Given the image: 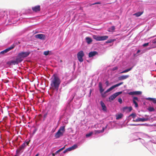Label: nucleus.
Instances as JSON below:
<instances>
[{
    "label": "nucleus",
    "mask_w": 156,
    "mask_h": 156,
    "mask_svg": "<svg viewBox=\"0 0 156 156\" xmlns=\"http://www.w3.org/2000/svg\"><path fill=\"white\" fill-rule=\"evenodd\" d=\"M37 39H41V40H45V35L44 34H38L35 35L34 36Z\"/></svg>",
    "instance_id": "nucleus-15"
},
{
    "label": "nucleus",
    "mask_w": 156,
    "mask_h": 156,
    "mask_svg": "<svg viewBox=\"0 0 156 156\" xmlns=\"http://www.w3.org/2000/svg\"><path fill=\"white\" fill-rule=\"evenodd\" d=\"M149 142H151L152 143H154V144H155L156 143L154 142V140H150L149 141Z\"/></svg>",
    "instance_id": "nucleus-53"
},
{
    "label": "nucleus",
    "mask_w": 156,
    "mask_h": 156,
    "mask_svg": "<svg viewBox=\"0 0 156 156\" xmlns=\"http://www.w3.org/2000/svg\"><path fill=\"white\" fill-rule=\"evenodd\" d=\"M105 83L106 84L107 86H109V82L108 80H106L105 81Z\"/></svg>",
    "instance_id": "nucleus-51"
},
{
    "label": "nucleus",
    "mask_w": 156,
    "mask_h": 156,
    "mask_svg": "<svg viewBox=\"0 0 156 156\" xmlns=\"http://www.w3.org/2000/svg\"><path fill=\"white\" fill-rule=\"evenodd\" d=\"M132 136L134 137L136 136L138 138H141L140 137L151 138L147 134L140 132L134 133L132 134Z\"/></svg>",
    "instance_id": "nucleus-5"
},
{
    "label": "nucleus",
    "mask_w": 156,
    "mask_h": 156,
    "mask_svg": "<svg viewBox=\"0 0 156 156\" xmlns=\"http://www.w3.org/2000/svg\"><path fill=\"white\" fill-rule=\"evenodd\" d=\"M30 52L28 51H21L19 53L16 58L19 63L21 62L23 58L28 57L30 54Z\"/></svg>",
    "instance_id": "nucleus-3"
},
{
    "label": "nucleus",
    "mask_w": 156,
    "mask_h": 156,
    "mask_svg": "<svg viewBox=\"0 0 156 156\" xmlns=\"http://www.w3.org/2000/svg\"><path fill=\"white\" fill-rule=\"evenodd\" d=\"M91 92H92V90L91 89H90V92H89V94L90 95H91Z\"/></svg>",
    "instance_id": "nucleus-63"
},
{
    "label": "nucleus",
    "mask_w": 156,
    "mask_h": 156,
    "mask_svg": "<svg viewBox=\"0 0 156 156\" xmlns=\"http://www.w3.org/2000/svg\"><path fill=\"white\" fill-rule=\"evenodd\" d=\"M118 101L120 104H121L122 102V99L121 98H119L118 99Z\"/></svg>",
    "instance_id": "nucleus-48"
},
{
    "label": "nucleus",
    "mask_w": 156,
    "mask_h": 156,
    "mask_svg": "<svg viewBox=\"0 0 156 156\" xmlns=\"http://www.w3.org/2000/svg\"><path fill=\"white\" fill-rule=\"evenodd\" d=\"M86 41L88 44H90L92 42V40L91 38L89 37H87L85 38Z\"/></svg>",
    "instance_id": "nucleus-26"
},
{
    "label": "nucleus",
    "mask_w": 156,
    "mask_h": 156,
    "mask_svg": "<svg viewBox=\"0 0 156 156\" xmlns=\"http://www.w3.org/2000/svg\"><path fill=\"white\" fill-rule=\"evenodd\" d=\"M37 130V129L36 128L34 127V130L33 131V132L32 133V135H34V134L36 133V132Z\"/></svg>",
    "instance_id": "nucleus-44"
},
{
    "label": "nucleus",
    "mask_w": 156,
    "mask_h": 156,
    "mask_svg": "<svg viewBox=\"0 0 156 156\" xmlns=\"http://www.w3.org/2000/svg\"><path fill=\"white\" fill-rule=\"evenodd\" d=\"M95 3L96 4H96H100L101 3L100 2H95Z\"/></svg>",
    "instance_id": "nucleus-54"
},
{
    "label": "nucleus",
    "mask_w": 156,
    "mask_h": 156,
    "mask_svg": "<svg viewBox=\"0 0 156 156\" xmlns=\"http://www.w3.org/2000/svg\"><path fill=\"white\" fill-rule=\"evenodd\" d=\"M127 119L128 121H129L131 119V118H130V117L129 118V116H128L127 118Z\"/></svg>",
    "instance_id": "nucleus-58"
},
{
    "label": "nucleus",
    "mask_w": 156,
    "mask_h": 156,
    "mask_svg": "<svg viewBox=\"0 0 156 156\" xmlns=\"http://www.w3.org/2000/svg\"><path fill=\"white\" fill-rule=\"evenodd\" d=\"M147 100L152 101L154 104H156V98H145Z\"/></svg>",
    "instance_id": "nucleus-25"
},
{
    "label": "nucleus",
    "mask_w": 156,
    "mask_h": 156,
    "mask_svg": "<svg viewBox=\"0 0 156 156\" xmlns=\"http://www.w3.org/2000/svg\"><path fill=\"white\" fill-rule=\"evenodd\" d=\"M140 140V142L149 151H150L149 149L147 148L146 146V144L145 142V141L143 139L141 138H134V140Z\"/></svg>",
    "instance_id": "nucleus-19"
},
{
    "label": "nucleus",
    "mask_w": 156,
    "mask_h": 156,
    "mask_svg": "<svg viewBox=\"0 0 156 156\" xmlns=\"http://www.w3.org/2000/svg\"><path fill=\"white\" fill-rule=\"evenodd\" d=\"M133 100L135 101H136V100L137 101H139L138 98L137 97H134L133 98Z\"/></svg>",
    "instance_id": "nucleus-49"
},
{
    "label": "nucleus",
    "mask_w": 156,
    "mask_h": 156,
    "mask_svg": "<svg viewBox=\"0 0 156 156\" xmlns=\"http://www.w3.org/2000/svg\"><path fill=\"white\" fill-rule=\"evenodd\" d=\"M49 52H50V51H44V54L45 55L47 56L49 54Z\"/></svg>",
    "instance_id": "nucleus-42"
},
{
    "label": "nucleus",
    "mask_w": 156,
    "mask_h": 156,
    "mask_svg": "<svg viewBox=\"0 0 156 156\" xmlns=\"http://www.w3.org/2000/svg\"><path fill=\"white\" fill-rule=\"evenodd\" d=\"M149 120V118H138L137 119L135 120L136 122H144Z\"/></svg>",
    "instance_id": "nucleus-17"
},
{
    "label": "nucleus",
    "mask_w": 156,
    "mask_h": 156,
    "mask_svg": "<svg viewBox=\"0 0 156 156\" xmlns=\"http://www.w3.org/2000/svg\"><path fill=\"white\" fill-rule=\"evenodd\" d=\"M104 128H103L102 130H100L101 133L103 132L104 131Z\"/></svg>",
    "instance_id": "nucleus-57"
},
{
    "label": "nucleus",
    "mask_w": 156,
    "mask_h": 156,
    "mask_svg": "<svg viewBox=\"0 0 156 156\" xmlns=\"http://www.w3.org/2000/svg\"><path fill=\"white\" fill-rule=\"evenodd\" d=\"M132 68H133V67H131L130 68H129L128 69H127L125 70H123V71H122V72H119V73H126L130 71V70H131L132 69Z\"/></svg>",
    "instance_id": "nucleus-27"
},
{
    "label": "nucleus",
    "mask_w": 156,
    "mask_h": 156,
    "mask_svg": "<svg viewBox=\"0 0 156 156\" xmlns=\"http://www.w3.org/2000/svg\"><path fill=\"white\" fill-rule=\"evenodd\" d=\"M84 55V54L83 51L81 50L78 52L77 55V58L80 62H81L83 61V57Z\"/></svg>",
    "instance_id": "nucleus-7"
},
{
    "label": "nucleus",
    "mask_w": 156,
    "mask_h": 156,
    "mask_svg": "<svg viewBox=\"0 0 156 156\" xmlns=\"http://www.w3.org/2000/svg\"><path fill=\"white\" fill-rule=\"evenodd\" d=\"M93 134L92 132H90L89 133H87L86 134V137L87 138L91 136Z\"/></svg>",
    "instance_id": "nucleus-32"
},
{
    "label": "nucleus",
    "mask_w": 156,
    "mask_h": 156,
    "mask_svg": "<svg viewBox=\"0 0 156 156\" xmlns=\"http://www.w3.org/2000/svg\"><path fill=\"white\" fill-rule=\"evenodd\" d=\"M21 150H20V149H19V150H17L16 151V154L15 155H19V153L21 151Z\"/></svg>",
    "instance_id": "nucleus-47"
},
{
    "label": "nucleus",
    "mask_w": 156,
    "mask_h": 156,
    "mask_svg": "<svg viewBox=\"0 0 156 156\" xmlns=\"http://www.w3.org/2000/svg\"><path fill=\"white\" fill-rule=\"evenodd\" d=\"M136 116V114L133 113L129 116V118L132 117L133 119H134Z\"/></svg>",
    "instance_id": "nucleus-33"
},
{
    "label": "nucleus",
    "mask_w": 156,
    "mask_h": 156,
    "mask_svg": "<svg viewBox=\"0 0 156 156\" xmlns=\"http://www.w3.org/2000/svg\"><path fill=\"white\" fill-rule=\"evenodd\" d=\"M148 110L150 112H154L155 111V109L154 107L150 106L147 108Z\"/></svg>",
    "instance_id": "nucleus-30"
},
{
    "label": "nucleus",
    "mask_w": 156,
    "mask_h": 156,
    "mask_svg": "<svg viewBox=\"0 0 156 156\" xmlns=\"http://www.w3.org/2000/svg\"><path fill=\"white\" fill-rule=\"evenodd\" d=\"M140 124L139 126H144V125H146L147 124Z\"/></svg>",
    "instance_id": "nucleus-64"
},
{
    "label": "nucleus",
    "mask_w": 156,
    "mask_h": 156,
    "mask_svg": "<svg viewBox=\"0 0 156 156\" xmlns=\"http://www.w3.org/2000/svg\"><path fill=\"white\" fill-rule=\"evenodd\" d=\"M7 64L9 66H11L12 64L14 65H17L19 63L16 58L15 60H11L10 61H8L7 62Z\"/></svg>",
    "instance_id": "nucleus-14"
},
{
    "label": "nucleus",
    "mask_w": 156,
    "mask_h": 156,
    "mask_svg": "<svg viewBox=\"0 0 156 156\" xmlns=\"http://www.w3.org/2000/svg\"><path fill=\"white\" fill-rule=\"evenodd\" d=\"M15 47V46L13 44L10 47L7 48L8 49V50L9 51L10 50H11L13 49Z\"/></svg>",
    "instance_id": "nucleus-38"
},
{
    "label": "nucleus",
    "mask_w": 156,
    "mask_h": 156,
    "mask_svg": "<svg viewBox=\"0 0 156 156\" xmlns=\"http://www.w3.org/2000/svg\"><path fill=\"white\" fill-rule=\"evenodd\" d=\"M108 36L107 35L103 36H99L97 35H94L93 38L97 41H102L106 40L108 38Z\"/></svg>",
    "instance_id": "nucleus-6"
},
{
    "label": "nucleus",
    "mask_w": 156,
    "mask_h": 156,
    "mask_svg": "<svg viewBox=\"0 0 156 156\" xmlns=\"http://www.w3.org/2000/svg\"><path fill=\"white\" fill-rule=\"evenodd\" d=\"M9 13L10 15H12L13 13L16 14V12L14 10H11L9 11Z\"/></svg>",
    "instance_id": "nucleus-43"
},
{
    "label": "nucleus",
    "mask_w": 156,
    "mask_h": 156,
    "mask_svg": "<svg viewBox=\"0 0 156 156\" xmlns=\"http://www.w3.org/2000/svg\"><path fill=\"white\" fill-rule=\"evenodd\" d=\"M152 43L153 44H156V39L153 40L152 41Z\"/></svg>",
    "instance_id": "nucleus-55"
},
{
    "label": "nucleus",
    "mask_w": 156,
    "mask_h": 156,
    "mask_svg": "<svg viewBox=\"0 0 156 156\" xmlns=\"http://www.w3.org/2000/svg\"><path fill=\"white\" fill-rule=\"evenodd\" d=\"M73 105L74 106H75L76 108H79L81 106L80 101L79 99L75 100Z\"/></svg>",
    "instance_id": "nucleus-13"
},
{
    "label": "nucleus",
    "mask_w": 156,
    "mask_h": 156,
    "mask_svg": "<svg viewBox=\"0 0 156 156\" xmlns=\"http://www.w3.org/2000/svg\"><path fill=\"white\" fill-rule=\"evenodd\" d=\"M123 83V82H121L116 84L114 85H113L111 86L107 90L105 91L104 92L105 94H106L107 93L110 91H111L113 90V89L115 88V87H118Z\"/></svg>",
    "instance_id": "nucleus-8"
},
{
    "label": "nucleus",
    "mask_w": 156,
    "mask_h": 156,
    "mask_svg": "<svg viewBox=\"0 0 156 156\" xmlns=\"http://www.w3.org/2000/svg\"><path fill=\"white\" fill-rule=\"evenodd\" d=\"M122 91H119L116 92L113 94L112 95L109 97V101H111L113 100L117 96L122 94Z\"/></svg>",
    "instance_id": "nucleus-10"
},
{
    "label": "nucleus",
    "mask_w": 156,
    "mask_h": 156,
    "mask_svg": "<svg viewBox=\"0 0 156 156\" xmlns=\"http://www.w3.org/2000/svg\"><path fill=\"white\" fill-rule=\"evenodd\" d=\"M65 148V146H64L63 147H62V148L60 149L57 151H56L55 152V154H57L59 152H60L61 151H62Z\"/></svg>",
    "instance_id": "nucleus-34"
},
{
    "label": "nucleus",
    "mask_w": 156,
    "mask_h": 156,
    "mask_svg": "<svg viewBox=\"0 0 156 156\" xmlns=\"http://www.w3.org/2000/svg\"><path fill=\"white\" fill-rule=\"evenodd\" d=\"M149 42L145 43L143 44L142 46H143L144 47H147L149 45Z\"/></svg>",
    "instance_id": "nucleus-45"
},
{
    "label": "nucleus",
    "mask_w": 156,
    "mask_h": 156,
    "mask_svg": "<svg viewBox=\"0 0 156 156\" xmlns=\"http://www.w3.org/2000/svg\"><path fill=\"white\" fill-rule=\"evenodd\" d=\"M118 66H115L113 67L112 68H111L110 69V70L111 71H114L116 70H117L118 69Z\"/></svg>",
    "instance_id": "nucleus-40"
},
{
    "label": "nucleus",
    "mask_w": 156,
    "mask_h": 156,
    "mask_svg": "<svg viewBox=\"0 0 156 156\" xmlns=\"http://www.w3.org/2000/svg\"><path fill=\"white\" fill-rule=\"evenodd\" d=\"M123 114L120 113L117 115H116V119L117 120L120 119L123 117Z\"/></svg>",
    "instance_id": "nucleus-28"
},
{
    "label": "nucleus",
    "mask_w": 156,
    "mask_h": 156,
    "mask_svg": "<svg viewBox=\"0 0 156 156\" xmlns=\"http://www.w3.org/2000/svg\"><path fill=\"white\" fill-rule=\"evenodd\" d=\"M98 87L99 88V90L100 93L101 94V96L102 98H105L106 97L105 95V93H103L104 91V89L102 87V84L101 82H99L98 83Z\"/></svg>",
    "instance_id": "nucleus-9"
},
{
    "label": "nucleus",
    "mask_w": 156,
    "mask_h": 156,
    "mask_svg": "<svg viewBox=\"0 0 156 156\" xmlns=\"http://www.w3.org/2000/svg\"><path fill=\"white\" fill-rule=\"evenodd\" d=\"M30 141V140H26L19 147V149H20V150H21L23 149L29 144Z\"/></svg>",
    "instance_id": "nucleus-12"
},
{
    "label": "nucleus",
    "mask_w": 156,
    "mask_h": 156,
    "mask_svg": "<svg viewBox=\"0 0 156 156\" xmlns=\"http://www.w3.org/2000/svg\"><path fill=\"white\" fill-rule=\"evenodd\" d=\"M65 130V126H61L57 132L55 133V138L56 139H58L60 136H63Z\"/></svg>",
    "instance_id": "nucleus-4"
},
{
    "label": "nucleus",
    "mask_w": 156,
    "mask_h": 156,
    "mask_svg": "<svg viewBox=\"0 0 156 156\" xmlns=\"http://www.w3.org/2000/svg\"><path fill=\"white\" fill-rule=\"evenodd\" d=\"M96 133H101V132H100V130H96Z\"/></svg>",
    "instance_id": "nucleus-56"
},
{
    "label": "nucleus",
    "mask_w": 156,
    "mask_h": 156,
    "mask_svg": "<svg viewBox=\"0 0 156 156\" xmlns=\"http://www.w3.org/2000/svg\"><path fill=\"white\" fill-rule=\"evenodd\" d=\"M9 51L8 49L7 48L5 49L2 51L0 52V55H4L5 53H7Z\"/></svg>",
    "instance_id": "nucleus-29"
},
{
    "label": "nucleus",
    "mask_w": 156,
    "mask_h": 156,
    "mask_svg": "<svg viewBox=\"0 0 156 156\" xmlns=\"http://www.w3.org/2000/svg\"><path fill=\"white\" fill-rule=\"evenodd\" d=\"M154 47H152V46H150V47H149L148 48H147V49L148 50H150L152 48H154Z\"/></svg>",
    "instance_id": "nucleus-52"
},
{
    "label": "nucleus",
    "mask_w": 156,
    "mask_h": 156,
    "mask_svg": "<svg viewBox=\"0 0 156 156\" xmlns=\"http://www.w3.org/2000/svg\"><path fill=\"white\" fill-rule=\"evenodd\" d=\"M78 147V145L77 144H74L72 147H69L67 148L65 150L63 151V153H65L66 152L71 151L72 150H75V149L77 148Z\"/></svg>",
    "instance_id": "nucleus-11"
},
{
    "label": "nucleus",
    "mask_w": 156,
    "mask_h": 156,
    "mask_svg": "<svg viewBox=\"0 0 156 156\" xmlns=\"http://www.w3.org/2000/svg\"><path fill=\"white\" fill-rule=\"evenodd\" d=\"M19 43H20V42L19 41H15L14 42L13 44L16 46V45H18Z\"/></svg>",
    "instance_id": "nucleus-46"
},
{
    "label": "nucleus",
    "mask_w": 156,
    "mask_h": 156,
    "mask_svg": "<svg viewBox=\"0 0 156 156\" xmlns=\"http://www.w3.org/2000/svg\"><path fill=\"white\" fill-rule=\"evenodd\" d=\"M51 80L50 85L51 87L58 91L61 82L57 74H54L51 78Z\"/></svg>",
    "instance_id": "nucleus-2"
},
{
    "label": "nucleus",
    "mask_w": 156,
    "mask_h": 156,
    "mask_svg": "<svg viewBox=\"0 0 156 156\" xmlns=\"http://www.w3.org/2000/svg\"><path fill=\"white\" fill-rule=\"evenodd\" d=\"M132 108L131 106L129 107L126 106L124 107L123 108V110L124 112H125L126 111V110H127V111H126L127 112H131L132 110Z\"/></svg>",
    "instance_id": "nucleus-23"
},
{
    "label": "nucleus",
    "mask_w": 156,
    "mask_h": 156,
    "mask_svg": "<svg viewBox=\"0 0 156 156\" xmlns=\"http://www.w3.org/2000/svg\"><path fill=\"white\" fill-rule=\"evenodd\" d=\"M15 47V46L13 44L10 47L7 48L8 49V50L9 51L10 50H11L13 49Z\"/></svg>",
    "instance_id": "nucleus-36"
},
{
    "label": "nucleus",
    "mask_w": 156,
    "mask_h": 156,
    "mask_svg": "<svg viewBox=\"0 0 156 156\" xmlns=\"http://www.w3.org/2000/svg\"><path fill=\"white\" fill-rule=\"evenodd\" d=\"M140 50H138L137 51V52H136V54H138L139 53H140Z\"/></svg>",
    "instance_id": "nucleus-62"
},
{
    "label": "nucleus",
    "mask_w": 156,
    "mask_h": 156,
    "mask_svg": "<svg viewBox=\"0 0 156 156\" xmlns=\"http://www.w3.org/2000/svg\"><path fill=\"white\" fill-rule=\"evenodd\" d=\"M135 107L136 108H137L138 107V104L137 103L135 105Z\"/></svg>",
    "instance_id": "nucleus-61"
},
{
    "label": "nucleus",
    "mask_w": 156,
    "mask_h": 156,
    "mask_svg": "<svg viewBox=\"0 0 156 156\" xmlns=\"http://www.w3.org/2000/svg\"><path fill=\"white\" fill-rule=\"evenodd\" d=\"M142 92L141 91H131L129 92L128 93H127L129 95H140L142 94Z\"/></svg>",
    "instance_id": "nucleus-18"
},
{
    "label": "nucleus",
    "mask_w": 156,
    "mask_h": 156,
    "mask_svg": "<svg viewBox=\"0 0 156 156\" xmlns=\"http://www.w3.org/2000/svg\"><path fill=\"white\" fill-rule=\"evenodd\" d=\"M51 2L53 3L59 2L61 0H51Z\"/></svg>",
    "instance_id": "nucleus-41"
},
{
    "label": "nucleus",
    "mask_w": 156,
    "mask_h": 156,
    "mask_svg": "<svg viewBox=\"0 0 156 156\" xmlns=\"http://www.w3.org/2000/svg\"><path fill=\"white\" fill-rule=\"evenodd\" d=\"M131 136H132V137H133V141H134V138H137H137H137V137H136V136H135V137H133V136H132V135H131Z\"/></svg>",
    "instance_id": "nucleus-59"
},
{
    "label": "nucleus",
    "mask_w": 156,
    "mask_h": 156,
    "mask_svg": "<svg viewBox=\"0 0 156 156\" xmlns=\"http://www.w3.org/2000/svg\"><path fill=\"white\" fill-rule=\"evenodd\" d=\"M31 9L34 12H39L41 10V6L39 5H37L34 6L32 7Z\"/></svg>",
    "instance_id": "nucleus-16"
},
{
    "label": "nucleus",
    "mask_w": 156,
    "mask_h": 156,
    "mask_svg": "<svg viewBox=\"0 0 156 156\" xmlns=\"http://www.w3.org/2000/svg\"><path fill=\"white\" fill-rule=\"evenodd\" d=\"M15 47V46L13 44L10 47L7 48L8 49V50L9 51L10 50H11L13 49Z\"/></svg>",
    "instance_id": "nucleus-37"
},
{
    "label": "nucleus",
    "mask_w": 156,
    "mask_h": 156,
    "mask_svg": "<svg viewBox=\"0 0 156 156\" xmlns=\"http://www.w3.org/2000/svg\"><path fill=\"white\" fill-rule=\"evenodd\" d=\"M129 77V75H122L118 77V79L119 80H122L126 79Z\"/></svg>",
    "instance_id": "nucleus-22"
},
{
    "label": "nucleus",
    "mask_w": 156,
    "mask_h": 156,
    "mask_svg": "<svg viewBox=\"0 0 156 156\" xmlns=\"http://www.w3.org/2000/svg\"><path fill=\"white\" fill-rule=\"evenodd\" d=\"M144 13V10H142L140 12H138L135 13L133 15L136 17H138Z\"/></svg>",
    "instance_id": "nucleus-24"
},
{
    "label": "nucleus",
    "mask_w": 156,
    "mask_h": 156,
    "mask_svg": "<svg viewBox=\"0 0 156 156\" xmlns=\"http://www.w3.org/2000/svg\"><path fill=\"white\" fill-rule=\"evenodd\" d=\"M98 54V52L97 51H90L89 53L88 56L90 58Z\"/></svg>",
    "instance_id": "nucleus-21"
},
{
    "label": "nucleus",
    "mask_w": 156,
    "mask_h": 156,
    "mask_svg": "<svg viewBox=\"0 0 156 156\" xmlns=\"http://www.w3.org/2000/svg\"><path fill=\"white\" fill-rule=\"evenodd\" d=\"M100 104L102 108V110L106 112L107 110V107L104 102L102 101H101Z\"/></svg>",
    "instance_id": "nucleus-20"
},
{
    "label": "nucleus",
    "mask_w": 156,
    "mask_h": 156,
    "mask_svg": "<svg viewBox=\"0 0 156 156\" xmlns=\"http://www.w3.org/2000/svg\"><path fill=\"white\" fill-rule=\"evenodd\" d=\"M115 29V27L114 26H112L109 28L108 31L109 32H113Z\"/></svg>",
    "instance_id": "nucleus-31"
},
{
    "label": "nucleus",
    "mask_w": 156,
    "mask_h": 156,
    "mask_svg": "<svg viewBox=\"0 0 156 156\" xmlns=\"http://www.w3.org/2000/svg\"><path fill=\"white\" fill-rule=\"evenodd\" d=\"M133 104L134 105L137 103V102L133 100Z\"/></svg>",
    "instance_id": "nucleus-60"
},
{
    "label": "nucleus",
    "mask_w": 156,
    "mask_h": 156,
    "mask_svg": "<svg viewBox=\"0 0 156 156\" xmlns=\"http://www.w3.org/2000/svg\"><path fill=\"white\" fill-rule=\"evenodd\" d=\"M85 139L84 138H83L80 141H79L78 142L77 144H78L79 145L81 144L82 143H83L85 142Z\"/></svg>",
    "instance_id": "nucleus-39"
},
{
    "label": "nucleus",
    "mask_w": 156,
    "mask_h": 156,
    "mask_svg": "<svg viewBox=\"0 0 156 156\" xmlns=\"http://www.w3.org/2000/svg\"><path fill=\"white\" fill-rule=\"evenodd\" d=\"M129 125L130 126H139L140 124H130Z\"/></svg>",
    "instance_id": "nucleus-50"
},
{
    "label": "nucleus",
    "mask_w": 156,
    "mask_h": 156,
    "mask_svg": "<svg viewBox=\"0 0 156 156\" xmlns=\"http://www.w3.org/2000/svg\"><path fill=\"white\" fill-rule=\"evenodd\" d=\"M76 94L75 92L71 91L69 93L68 95V104L66 107L62 115V117L64 118L65 120H67L73 113V110L70 103L72 101Z\"/></svg>",
    "instance_id": "nucleus-1"
},
{
    "label": "nucleus",
    "mask_w": 156,
    "mask_h": 156,
    "mask_svg": "<svg viewBox=\"0 0 156 156\" xmlns=\"http://www.w3.org/2000/svg\"><path fill=\"white\" fill-rule=\"evenodd\" d=\"M115 41V39H110L107 40L106 42L107 43H110L114 41Z\"/></svg>",
    "instance_id": "nucleus-35"
}]
</instances>
